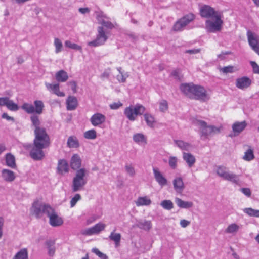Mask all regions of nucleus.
Wrapping results in <instances>:
<instances>
[{"instance_id":"obj_1","label":"nucleus","mask_w":259,"mask_h":259,"mask_svg":"<svg viewBox=\"0 0 259 259\" xmlns=\"http://www.w3.org/2000/svg\"><path fill=\"white\" fill-rule=\"evenodd\" d=\"M200 15L202 18H212L214 21L207 20L205 22V29L209 33H215L221 31L223 21L222 14L216 11L208 5H204L200 9Z\"/></svg>"},{"instance_id":"obj_2","label":"nucleus","mask_w":259,"mask_h":259,"mask_svg":"<svg viewBox=\"0 0 259 259\" xmlns=\"http://www.w3.org/2000/svg\"><path fill=\"white\" fill-rule=\"evenodd\" d=\"M31 212L37 218H41L44 214H46L49 218L50 224L53 227L60 226L63 223V219L58 215L54 208L38 201L33 202Z\"/></svg>"},{"instance_id":"obj_3","label":"nucleus","mask_w":259,"mask_h":259,"mask_svg":"<svg viewBox=\"0 0 259 259\" xmlns=\"http://www.w3.org/2000/svg\"><path fill=\"white\" fill-rule=\"evenodd\" d=\"M181 91L190 98L205 102L210 99L203 87L193 83H183L180 85Z\"/></svg>"},{"instance_id":"obj_4","label":"nucleus","mask_w":259,"mask_h":259,"mask_svg":"<svg viewBox=\"0 0 259 259\" xmlns=\"http://www.w3.org/2000/svg\"><path fill=\"white\" fill-rule=\"evenodd\" d=\"M192 122L193 124L198 126L199 128L201 137L207 138L209 136L220 132V128L213 125H208L207 123L203 120L193 118L192 119Z\"/></svg>"},{"instance_id":"obj_5","label":"nucleus","mask_w":259,"mask_h":259,"mask_svg":"<svg viewBox=\"0 0 259 259\" xmlns=\"http://www.w3.org/2000/svg\"><path fill=\"white\" fill-rule=\"evenodd\" d=\"M86 171L84 168H80L76 171L72 180L71 185L72 192H77L83 189L87 183V179L85 178Z\"/></svg>"},{"instance_id":"obj_6","label":"nucleus","mask_w":259,"mask_h":259,"mask_svg":"<svg viewBox=\"0 0 259 259\" xmlns=\"http://www.w3.org/2000/svg\"><path fill=\"white\" fill-rule=\"evenodd\" d=\"M216 173L217 175L224 180L228 181L233 184L239 185L240 180L239 175H236L229 170L225 166L219 165L217 166Z\"/></svg>"},{"instance_id":"obj_7","label":"nucleus","mask_w":259,"mask_h":259,"mask_svg":"<svg viewBox=\"0 0 259 259\" xmlns=\"http://www.w3.org/2000/svg\"><path fill=\"white\" fill-rule=\"evenodd\" d=\"M49 146L33 142V145H29L26 147L31 148L30 151V157L35 160H40L45 156L42 149Z\"/></svg>"},{"instance_id":"obj_8","label":"nucleus","mask_w":259,"mask_h":259,"mask_svg":"<svg viewBox=\"0 0 259 259\" xmlns=\"http://www.w3.org/2000/svg\"><path fill=\"white\" fill-rule=\"evenodd\" d=\"M146 109L143 105L137 104L135 106H130L125 108L124 114L127 118L131 121H135L138 115L143 114Z\"/></svg>"},{"instance_id":"obj_9","label":"nucleus","mask_w":259,"mask_h":259,"mask_svg":"<svg viewBox=\"0 0 259 259\" xmlns=\"http://www.w3.org/2000/svg\"><path fill=\"white\" fill-rule=\"evenodd\" d=\"M34 105V106L32 104L24 103L21 108L28 114L35 113L37 115L41 114L44 108L43 102L41 100H35Z\"/></svg>"},{"instance_id":"obj_10","label":"nucleus","mask_w":259,"mask_h":259,"mask_svg":"<svg viewBox=\"0 0 259 259\" xmlns=\"http://www.w3.org/2000/svg\"><path fill=\"white\" fill-rule=\"evenodd\" d=\"M97 34L95 40L88 43V46L96 47L103 45L107 40L108 37L103 26H99L97 28Z\"/></svg>"},{"instance_id":"obj_11","label":"nucleus","mask_w":259,"mask_h":259,"mask_svg":"<svg viewBox=\"0 0 259 259\" xmlns=\"http://www.w3.org/2000/svg\"><path fill=\"white\" fill-rule=\"evenodd\" d=\"M35 138L33 142L49 146L50 144L49 136L45 127L34 129Z\"/></svg>"},{"instance_id":"obj_12","label":"nucleus","mask_w":259,"mask_h":259,"mask_svg":"<svg viewBox=\"0 0 259 259\" xmlns=\"http://www.w3.org/2000/svg\"><path fill=\"white\" fill-rule=\"evenodd\" d=\"M195 18V16L193 13H189L178 20L173 26V30L176 31H180L188 25Z\"/></svg>"},{"instance_id":"obj_13","label":"nucleus","mask_w":259,"mask_h":259,"mask_svg":"<svg viewBox=\"0 0 259 259\" xmlns=\"http://www.w3.org/2000/svg\"><path fill=\"white\" fill-rule=\"evenodd\" d=\"M106 225L105 224H104L101 222H99L96 224L94 226L89 228L85 230H84L82 232L83 235H92L93 234H98L102 231L104 230L106 227Z\"/></svg>"},{"instance_id":"obj_14","label":"nucleus","mask_w":259,"mask_h":259,"mask_svg":"<svg viewBox=\"0 0 259 259\" xmlns=\"http://www.w3.org/2000/svg\"><path fill=\"white\" fill-rule=\"evenodd\" d=\"M248 40L251 48L259 55V37L253 36L249 31L247 33Z\"/></svg>"},{"instance_id":"obj_15","label":"nucleus","mask_w":259,"mask_h":259,"mask_svg":"<svg viewBox=\"0 0 259 259\" xmlns=\"http://www.w3.org/2000/svg\"><path fill=\"white\" fill-rule=\"evenodd\" d=\"M90 120L94 126H100L105 122L106 117L101 113H96L91 116Z\"/></svg>"},{"instance_id":"obj_16","label":"nucleus","mask_w":259,"mask_h":259,"mask_svg":"<svg viewBox=\"0 0 259 259\" xmlns=\"http://www.w3.org/2000/svg\"><path fill=\"white\" fill-rule=\"evenodd\" d=\"M153 172L154 178L159 185L163 187L167 185V181L166 179L163 176L157 168H153Z\"/></svg>"},{"instance_id":"obj_17","label":"nucleus","mask_w":259,"mask_h":259,"mask_svg":"<svg viewBox=\"0 0 259 259\" xmlns=\"http://www.w3.org/2000/svg\"><path fill=\"white\" fill-rule=\"evenodd\" d=\"M251 83V80L247 77L244 76L237 78L236 82V86L240 89H244L248 87Z\"/></svg>"},{"instance_id":"obj_18","label":"nucleus","mask_w":259,"mask_h":259,"mask_svg":"<svg viewBox=\"0 0 259 259\" xmlns=\"http://www.w3.org/2000/svg\"><path fill=\"white\" fill-rule=\"evenodd\" d=\"M45 85L47 89L52 93L56 95L59 97L65 96V94L63 92H61L59 90V84H51L49 83H45Z\"/></svg>"},{"instance_id":"obj_19","label":"nucleus","mask_w":259,"mask_h":259,"mask_svg":"<svg viewBox=\"0 0 259 259\" xmlns=\"http://www.w3.org/2000/svg\"><path fill=\"white\" fill-rule=\"evenodd\" d=\"M2 177L6 182H12L15 179V173L9 169H3L2 170Z\"/></svg>"},{"instance_id":"obj_20","label":"nucleus","mask_w":259,"mask_h":259,"mask_svg":"<svg viewBox=\"0 0 259 259\" xmlns=\"http://www.w3.org/2000/svg\"><path fill=\"white\" fill-rule=\"evenodd\" d=\"M247 123L245 121L236 122L232 125V130L235 136L239 135L246 127Z\"/></svg>"},{"instance_id":"obj_21","label":"nucleus","mask_w":259,"mask_h":259,"mask_svg":"<svg viewBox=\"0 0 259 259\" xmlns=\"http://www.w3.org/2000/svg\"><path fill=\"white\" fill-rule=\"evenodd\" d=\"M57 171L60 175L68 171V164L65 160L60 159L58 161Z\"/></svg>"},{"instance_id":"obj_22","label":"nucleus","mask_w":259,"mask_h":259,"mask_svg":"<svg viewBox=\"0 0 259 259\" xmlns=\"http://www.w3.org/2000/svg\"><path fill=\"white\" fill-rule=\"evenodd\" d=\"M78 105L77 98L74 96H69L66 100L67 109L68 110H75Z\"/></svg>"},{"instance_id":"obj_23","label":"nucleus","mask_w":259,"mask_h":259,"mask_svg":"<svg viewBox=\"0 0 259 259\" xmlns=\"http://www.w3.org/2000/svg\"><path fill=\"white\" fill-rule=\"evenodd\" d=\"M81 160L79 156L77 154H74L70 161V166L72 169L76 170L79 169L81 166Z\"/></svg>"},{"instance_id":"obj_24","label":"nucleus","mask_w":259,"mask_h":259,"mask_svg":"<svg viewBox=\"0 0 259 259\" xmlns=\"http://www.w3.org/2000/svg\"><path fill=\"white\" fill-rule=\"evenodd\" d=\"M105 18H106V17L102 13L98 14L97 19L99 24L110 29L113 28L114 27V25L110 21H105L104 20Z\"/></svg>"},{"instance_id":"obj_25","label":"nucleus","mask_w":259,"mask_h":259,"mask_svg":"<svg viewBox=\"0 0 259 259\" xmlns=\"http://www.w3.org/2000/svg\"><path fill=\"white\" fill-rule=\"evenodd\" d=\"M55 78L58 82H64L68 80V75L65 71L60 70L56 73Z\"/></svg>"},{"instance_id":"obj_26","label":"nucleus","mask_w":259,"mask_h":259,"mask_svg":"<svg viewBox=\"0 0 259 259\" xmlns=\"http://www.w3.org/2000/svg\"><path fill=\"white\" fill-rule=\"evenodd\" d=\"M173 185L175 190L178 192H181L184 188V184L181 177L176 178L174 180Z\"/></svg>"},{"instance_id":"obj_27","label":"nucleus","mask_w":259,"mask_h":259,"mask_svg":"<svg viewBox=\"0 0 259 259\" xmlns=\"http://www.w3.org/2000/svg\"><path fill=\"white\" fill-rule=\"evenodd\" d=\"M133 141L138 144H146L147 137L142 133H136L133 136Z\"/></svg>"},{"instance_id":"obj_28","label":"nucleus","mask_w":259,"mask_h":259,"mask_svg":"<svg viewBox=\"0 0 259 259\" xmlns=\"http://www.w3.org/2000/svg\"><path fill=\"white\" fill-rule=\"evenodd\" d=\"M175 203L181 208L188 209L193 206V203L190 201H184L179 198H175Z\"/></svg>"},{"instance_id":"obj_29","label":"nucleus","mask_w":259,"mask_h":259,"mask_svg":"<svg viewBox=\"0 0 259 259\" xmlns=\"http://www.w3.org/2000/svg\"><path fill=\"white\" fill-rule=\"evenodd\" d=\"M183 158L187 162L189 167H191L196 161L195 157L190 153L183 152Z\"/></svg>"},{"instance_id":"obj_30","label":"nucleus","mask_w":259,"mask_h":259,"mask_svg":"<svg viewBox=\"0 0 259 259\" xmlns=\"http://www.w3.org/2000/svg\"><path fill=\"white\" fill-rule=\"evenodd\" d=\"M245 147H247V149L244 153V155L243 156V159L247 161H251L254 158L253 153V149L250 145H246Z\"/></svg>"},{"instance_id":"obj_31","label":"nucleus","mask_w":259,"mask_h":259,"mask_svg":"<svg viewBox=\"0 0 259 259\" xmlns=\"http://www.w3.org/2000/svg\"><path fill=\"white\" fill-rule=\"evenodd\" d=\"M5 157L6 165L12 168H16V164L15 162V158L14 155H13L11 153H7Z\"/></svg>"},{"instance_id":"obj_32","label":"nucleus","mask_w":259,"mask_h":259,"mask_svg":"<svg viewBox=\"0 0 259 259\" xmlns=\"http://www.w3.org/2000/svg\"><path fill=\"white\" fill-rule=\"evenodd\" d=\"M137 206H148L151 204V200L147 197H139L135 202Z\"/></svg>"},{"instance_id":"obj_33","label":"nucleus","mask_w":259,"mask_h":259,"mask_svg":"<svg viewBox=\"0 0 259 259\" xmlns=\"http://www.w3.org/2000/svg\"><path fill=\"white\" fill-rule=\"evenodd\" d=\"M136 226L140 229H143L145 230H149L152 227L151 222L150 221H139Z\"/></svg>"},{"instance_id":"obj_34","label":"nucleus","mask_w":259,"mask_h":259,"mask_svg":"<svg viewBox=\"0 0 259 259\" xmlns=\"http://www.w3.org/2000/svg\"><path fill=\"white\" fill-rule=\"evenodd\" d=\"M55 240H48L45 242V245L48 250V254L51 256H53L55 252Z\"/></svg>"},{"instance_id":"obj_35","label":"nucleus","mask_w":259,"mask_h":259,"mask_svg":"<svg viewBox=\"0 0 259 259\" xmlns=\"http://www.w3.org/2000/svg\"><path fill=\"white\" fill-rule=\"evenodd\" d=\"M13 259H28V252L27 248L20 249L14 255Z\"/></svg>"},{"instance_id":"obj_36","label":"nucleus","mask_w":259,"mask_h":259,"mask_svg":"<svg viewBox=\"0 0 259 259\" xmlns=\"http://www.w3.org/2000/svg\"><path fill=\"white\" fill-rule=\"evenodd\" d=\"M109 238L111 240L114 242L116 247L119 246L121 238V235L120 233H115L114 231H113L111 233Z\"/></svg>"},{"instance_id":"obj_37","label":"nucleus","mask_w":259,"mask_h":259,"mask_svg":"<svg viewBox=\"0 0 259 259\" xmlns=\"http://www.w3.org/2000/svg\"><path fill=\"white\" fill-rule=\"evenodd\" d=\"M67 146L69 148H77L79 146V142L77 138L75 136L69 137L67 142Z\"/></svg>"},{"instance_id":"obj_38","label":"nucleus","mask_w":259,"mask_h":259,"mask_svg":"<svg viewBox=\"0 0 259 259\" xmlns=\"http://www.w3.org/2000/svg\"><path fill=\"white\" fill-rule=\"evenodd\" d=\"M30 119L32 123L31 126L34 127V129H37L42 127L40 126L41 122L37 115H32L30 116Z\"/></svg>"},{"instance_id":"obj_39","label":"nucleus","mask_w":259,"mask_h":259,"mask_svg":"<svg viewBox=\"0 0 259 259\" xmlns=\"http://www.w3.org/2000/svg\"><path fill=\"white\" fill-rule=\"evenodd\" d=\"M175 144L181 149L188 151L191 147L190 144L182 140H174Z\"/></svg>"},{"instance_id":"obj_40","label":"nucleus","mask_w":259,"mask_h":259,"mask_svg":"<svg viewBox=\"0 0 259 259\" xmlns=\"http://www.w3.org/2000/svg\"><path fill=\"white\" fill-rule=\"evenodd\" d=\"M144 117L147 125L150 127H153L155 122L154 117L149 113L144 114Z\"/></svg>"},{"instance_id":"obj_41","label":"nucleus","mask_w":259,"mask_h":259,"mask_svg":"<svg viewBox=\"0 0 259 259\" xmlns=\"http://www.w3.org/2000/svg\"><path fill=\"white\" fill-rule=\"evenodd\" d=\"M240 228L239 226L235 223H232L229 225L225 229V232L227 233H236Z\"/></svg>"},{"instance_id":"obj_42","label":"nucleus","mask_w":259,"mask_h":259,"mask_svg":"<svg viewBox=\"0 0 259 259\" xmlns=\"http://www.w3.org/2000/svg\"><path fill=\"white\" fill-rule=\"evenodd\" d=\"M160 205L164 209L170 210L174 208V204L170 200H164L160 203Z\"/></svg>"},{"instance_id":"obj_43","label":"nucleus","mask_w":259,"mask_h":259,"mask_svg":"<svg viewBox=\"0 0 259 259\" xmlns=\"http://www.w3.org/2000/svg\"><path fill=\"white\" fill-rule=\"evenodd\" d=\"M243 212L250 217H259V210H255L252 208H246L243 209Z\"/></svg>"},{"instance_id":"obj_44","label":"nucleus","mask_w":259,"mask_h":259,"mask_svg":"<svg viewBox=\"0 0 259 259\" xmlns=\"http://www.w3.org/2000/svg\"><path fill=\"white\" fill-rule=\"evenodd\" d=\"M65 46L66 47L75 50H78L80 52H82V48L80 46L76 44L72 43L69 40H66L65 42Z\"/></svg>"},{"instance_id":"obj_45","label":"nucleus","mask_w":259,"mask_h":259,"mask_svg":"<svg viewBox=\"0 0 259 259\" xmlns=\"http://www.w3.org/2000/svg\"><path fill=\"white\" fill-rule=\"evenodd\" d=\"M83 135L84 137L87 139H95L97 137V133L94 129L86 131Z\"/></svg>"},{"instance_id":"obj_46","label":"nucleus","mask_w":259,"mask_h":259,"mask_svg":"<svg viewBox=\"0 0 259 259\" xmlns=\"http://www.w3.org/2000/svg\"><path fill=\"white\" fill-rule=\"evenodd\" d=\"M6 107L8 108V109L12 111H16L18 110L19 108L18 105L14 103L13 100H10L9 98Z\"/></svg>"},{"instance_id":"obj_47","label":"nucleus","mask_w":259,"mask_h":259,"mask_svg":"<svg viewBox=\"0 0 259 259\" xmlns=\"http://www.w3.org/2000/svg\"><path fill=\"white\" fill-rule=\"evenodd\" d=\"M54 46L55 47V53H59L63 49V44L61 41L58 38L54 39Z\"/></svg>"},{"instance_id":"obj_48","label":"nucleus","mask_w":259,"mask_h":259,"mask_svg":"<svg viewBox=\"0 0 259 259\" xmlns=\"http://www.w3.org/2000/svg\"><path fill=\"white\" fill-rule=\"evenodd\" d=\"M178 158L175 156H170L168 160V164L170 168L173 169L177 166Z\"/></svg>"},{"instance_id":"obj_49","label":"nucleus","mask_w":259,"mask_h":259,"mask_svg":"<svg viewBox=\"0 0 259 259\" xmlns=\"http://www.w3.org/2000/svg\"><path fill=\"white\" fill-rule=\"evenodd\" d=\"M125 169L127 174L131 177H134L135 176V170L131 164H126L125 166Z\"/></svg>"},{"instance_id":"obj_50","label":"nucleus","mask_w":259,"mask_h":259,"mask_svg":"<svg viewBox=\"0 0 259 259\" xmlns=\"http://www.w3.org/2000/svg\"><path fill=\"white\" fill-rule=\"evenodd\" d=\"M234 67L232 66H225L223 68H220L219 69L220 71L223 72V73H233L234 72L233 70Z\"/></svg>"},{"instance_id":"obj_51","label":"nucleus","mask_w":259,"mask_h":259,"mask_svg":"<svg viewBox=\"0 0 259 259\" xmlns=\"http://www.w3.org/2000/svg\"><path fill=\"white\" fill-rule=\"evenodd\" d=\"M159 109L163 112H165L168 109V103L166 100H163L160 102Z\"/></svg>"},{"instance_id":"obj_52","label":"nucleus","mask_w":259,"mask_h":259,"mask_svg":"<svg viewBox=\"0 0 259 259\" xmlns=\"http://www.w3.org/2000/svg\"><path fill=\"white\" fill-rule=\"evenodd\" d=\"M81 199V196L79 194H76L70 201L71 207H74L78 201Z\"/></svg>"},{"instance_id":"obj_53","label":"nucleus","mask_w":259,"mask_h":259,"mask_svg":"<svg viewBox=\"0 0 259 259\" xmlns=\"http://www.w3.org/2000/svg\"><path fill=\"white\" fill-rule=\"evenodd\" d=\"M92 252L98 255L101 259H108V256L105 254L101 252L97 248H93L92 249Z\"/></svg>"},{"instance_id":"obj_54","label":"nucleus","mask_w":259,"mask_h":259,"mask_svg":"<svg viewBox=\"0 0 259 259\" xmlns=\"http://www.w3.org/2000/svg\"><path fill=\"white\" fill-rule=\"evenodd\" d=\"M128 76V75L127 74V73H121L120 75L117 76V79L120 82H125Z\"/></svg>"},{"instance_id":"obj_55","label":"nucleus","mask_w":259,"mask_h":259,"mask_svg":"<svg viewBox=\"0 0 259 259\" xmlns=\"http://www.w3.org/2000/svg\"><path fill=\"white\" fill-rule=\"evenodd\" d=\"M250 63L253 68V72L256 74H259V65L254 61H250Z\"/></svg>"},{"instance_id":"obj_56","label":"nucleus","mask_w":259,"mask_h":259,"mask_svg":"<svg viewBox=\"0 0 259 259\" xmlns=\"http://www.w3.org/2000/svg\"><path fill=\"white\" fill-rule=\"evenodd\" d=\"M240 191L247 197H250L251 196V191L250 189L248 188H241Z\"/></svg>"},{"instance_id":"obj_57","label":"nucleus","mask_w":259,"mask_h":259,"mask_svg":"<svg viewBox=\"0 0 259 259\" xmlns=\"http://www.w3.org/2000/svg\"><path fill=\"white\" fill-rule=\"evenodd\" d=\"M8 97H1L0 98V106H6L8 102Z\"/></svg>"},{"instance_id":"obj_58","label":"nucleus","mask_w":259,"mask_h":259,"mask_svg":"<svg viewBox=\"0 0 259 259\" xmlns=\"http://www.w3.org/2000/svg\"><path fill=\"white\" fill-rule=\"evenodd\" d=\"M122 106V104L120 102L113 103L110 105V107L112 109L116 110Z\"/></svg>"},{"instance_id":"obj_59","label":"nucleus","mask_w":259,"mask_h":259,"mask_svg":"<svg viewBox=\"0 0 259 259\" xmlns=\"http://www.w3.org/2000/svg\"><path fill=\"white\" fill-rule=\"evenodd\" d=\"M181 226L183 228H186L190 224V222L185 219L181 220L180 222Z\"/></svg>"},{"instance_id":"obj_60","label":"nucleus","mask_w":259,"mask_h":259,"mask_svg":"<svg viewBox=\"0 0 259 259\" xmlns=\"http://www.w3.org/2000/svg\"><path fill=\"white\" fill-rule=\"evenodd\" d=\"M2 118L4 119H6L9 121H12V122L15 121V119L13 117L10 116L7 113H4L2 115Z\"/></svg>"},{"instance_id":"obj_61","label":"nucleus","mask_w":259,"mask_h":259,"mask_svg":"<svg viewBox=\"0 0 259 259\" xmlns=\"http://www.w3.org/2000/svg\"><path fill=\"white\" fill-rule=\"evenodd\" d=\"M200 51V49H194L191 50H187L185 51L186 53H188L190 54H195L198 53H199Z\"/></svg>"},{"instance_id":"obj_62","label":"nucleus","mask_w":259,"mask_h":259,"mask_svg":"<svg viewBox=\"0 0 259 259\" xmlns=\"http://www.w3.org/2000/svg\"><path fill=\"white\" fill-rule=\"evenodd\" d=\"M68 84H69L71 87V89L73 91L74 93L76 92V82L74 81H71L68 83Z\"/></svg>"},{"instance_id":"obj_63","label":"nucleus","mask_w":259,"mask_h":259,"mask_svg":"<svg viewBox=\"0 0 259 259\" xmlns=\"http://www.w3.org/2000/svg\"><path fill=\"white\" fill-rule=\"evenodd\" d=\"M78 10L81 14L89 13L90 11L88 8H80Z\"/></svg>"},{"instance_id":"obj_64","label":"nucleus","mask_w":259,"mask_h":259,"mask_svg":"<svg viewBox=\"0 0 259 259\" xmlns=\"http://www.w3.org/2000/svg\"><path fill=\"white\" fill-rule=\"evenodd\" d=\"M171 75L174 76L176 79H179V71L178 70L173 71L171 72Z\"/></svg>"}]
</instances>
